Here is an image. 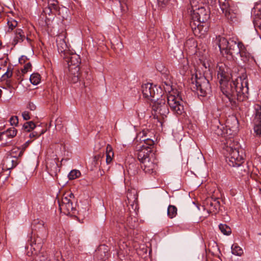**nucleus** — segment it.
I'll return each mask as SVG.
<instances>
[{
    "label": "nucleus",
    "instance_id": "1",
    "mask_svg": "<svg viewBox=\"0 0 261 261\" xmlns=\"http://www.w3.org/2000/svg\"><path fill=\"white\" fill-rule=\"evenodd\" d=\"M218 79L221 90L230 102L235 99L244 101L248 97L249 91L248 80L246 76H238L233 80V75L229 73L230 69L225 64L218 65Z\"/></svg>",
    "mask_w": 261,
    "mask_h": 261
},
{
    "label": "nucleus",
    "instance_id": "2",
    "mask_svg": "<svg viewBox=\"0 0 261 261\" xmlns=\"http://www.w3.org/2000/svg\"><path fill=\"white\" fill-rule=\"evenodd\" d=\"M150 132L143 130L138 135L137 138L140 137L141 145L138 147V159L141 163L142 169L145 173L151 174L155 172L157 164L151 152V147L154 145V141L148 137Z\"/></svg>",
    "mask_w": 261,
    "mask_h": 261
},
{
    "label": "nucleus",
    "instance_id": "3",
    "mask_svg": "<svg viewBox=\"0 0 261 261\" xmlns=\"http://www.w3.org/2000/svg\"><path fill=\"white\" fill-rule=\"evenodd\" d=\"M142 92L145 98L152 101V115L157 118L160 116L163 118L166 117L169 112V109L166 104V100L158 98L161 94L159 93L156 86H153L150 83L144 84L142 86Z\"/></svg>",
    "mask_w": 261,
    "mask_h": 261
},
{
    "label": "nucleus",
    "instance_id": "4",
    "mask_svg": "<svg viewBox=\"0 0 261 261\" xmlns=\"http://www.w3.org/2000/svg\"><path fill=\"white\" fill-rule=\"evenodd\" d=\"M32 225L36 237L31 238L25 248L30 249L32 254L37 255L41 253L43 245L48 236V230L44 222L39 219L34 220Z\"/></svg>",
    "mask_w": 261,
    "mask_h": 261
},
{
    "label": "nucleus",
    "instance_id": "5",
    "mask_svg": "<svg viewBox=\"0 0 261 261\" xmlns=\"http://www.w3.org/2000/svg\"><path fill=\"white\" fill-rule=\"evenodd\" d=\"M63 58L68 65L69 80L73 83H77L79 80V66L81 63L80 56L69 51Z\"/></svg>",
    "mask_w": 261,
    "mask_h": 261
},
{
    "label": "nucleus",
    "instance_id": "6",
    "mask_svg": "<svg viewBox=\"0 0 261 261\" xmlns=\"http://www.w3.org/2000/svg\"><path fill=\"white\" fill-rule=\"evenodd\" d=\"M191 88L196 91L198 95L201 96H205L211 91L209 81L204 76L200 75L198 77L196 74L195 77H192Z\"/></svg>",
    "mask_w": 261,
    "mask_h": 261
},
{
    "label": "nucleus",
    "instance_id": "7",
    "mask_svg": "<svg viewBox=\"0 0 261 261\" xmlns=\"http://www.w3.org/2000/svg\"><path fill=\"white\" fill-rule=\"evenodd\" d=\"M75 198L73 193L71 192L65 193L61 199L58 200L61 212L67 215L75 214L76 208L73 204Z\"/></svg>",
    "mask_w": 261,
    "mask_h": 261
},
{
    "label": "nucleus",
    "instance_id": "8",
    "mask_svg": "<svg viewBox=\"0 0 261 261\" xmlns=\"http://www.w3.org/2000/svg\"><path fill=\"white\" fill-rule=\"evenodd\" d=\"M210 16V10H206L203 7L199 8L196 11H194L192 15V19L193 23L197 27L199 31L203 27V23L206 22Z\"/></svg>",
    "mask_w": 261,
    "mask_h": 261
},
{
    "label": "nucleus",
    "instance_id": "9",
    "mask_svg": "<svg viewBox=\"0 0 261 261\" xmlns=\"http://www.w3.org/2000/svg\"><path fill=\"white\" fill-rule=\"evenodd\" d=\"M167 102L171 110L177 115H181L185 112L184 101L178 95L169 94Z\"/></svg>",
    "mask_w": 261,
    "mask_h": 261
},
{
    "label": "nucleus",
    "instance_id": "10",
    "mask_svg": "<svg viewBox=\"0 0 261 261\" xmlns=\"http://www.w3.org/2000/svg\"><path fill=\"white\" fill-rule=\"evenodd\" d=\"M244 155L242 150L240 148L226 153V161L232 167H240L244 163Z\"/></svg>",
    "mask_w": 261,
    "mask_h": 261
},
{
    "label": "nucleus",
    "instance_id": "11",
    "mask_svg": "<svg viewBox=\"0 0 261 261\" xmlns=\"http://www.w3.org/2000/svg\"><path fill=\"white\" fill-rule=\"evenodd\" d=\"M211 128L214 134L224 138L225 139L231 135V130L227 128V126L221 124L218 119L214 120Z\"/></svg>",
    "mask_w": 261,
    "mask_h": 261
},
{
    "label": "nucleus",
    "instance_id": "12",
    "mask_svg": "<svg viewBox=\"0 0 261 261\" xmlns=\"http://www.w3.org/2000/svg\"><path fill=\"white\" fill-rule=\"evenodd\" d=\"M244 48V45L241 42H237L233 39H229V45L224 55H229L231 58H237L239 53Z\"/></svg>",
    "mask_w": 261,
    "mask_h": 261
},
{
    "label": "nucleus",
    "instance_id": "13",
    "mask_svg": "<svg viewBox=\"0 0 261 261\" xmlns=\"http://www.w3.org/2000/svg\"><path fill=\"white\" fill-rule=\"evenodd\" d=\"M220 201L218 198L207 197L203 202V206L208 214H217L220 208Z\"/></svg>",
    "mask_w": 261,
    "mask_h": 261
},
{
    "label": "nucleus",
    "instance_id": "14",
    "mask_svg": "<svg viewBox=\"0 0 261 261\" xmlns=\"http://www.w3.org/2000/svg\"><path fill=\"white\" fill-rule=\"evenodd\" d=\"M66 32H63L57 36L56 39L58 50L62 57L70 51L66 43Z\"/></svg>",
    "mask_w": 261,
    "mask_h": 261
},
{
    "label": "nucleus",
    "instance_id": "15",
    "mask_svg": "<svg viewBox=\"0 0 261 261\" xmlns=\"http://www.w3.org/2000/svg\"><path fill=\"white\" fill-rule=\"evenodd\" d=\"M46 169L48 173L53 177L57 178L58 173L60 171L59 167L56 159L46 160Z\"/></svg>",
    "mask_w": 261,
    "mask_h": 261
},
{
    "label": "nucleus",
    "instance_id": "16",
    "mask_svg": "<svg viewBox=\"0 0 261 261\" xmlns=\"http://www.w3.org/2000/svg\"><path fill=\"white\" fill-rule=\"evenodd\" d=\"M119 250L117 252V256L120 261H132L130 256L128 255V251L129 250L127 244L122 242L119 244Z\"/></svg>",
    "mask_w": 261,
    "mask_h": 261
},
{
    "label": "nucleus",
    "instance_id": "17",
    "mask_svg": "<svg viewBox=\"0 0 261 261\" xmlns=\"http://www.w3.org/2000/svg\"><path fill=\"white\" fill-rule=\"evenodd\" d=\"M254 131L256 136L261 135V108L257 106L254 118Z\"/></svg>",
    "mask_w": 261,
    "mask_h": 261
},
{
    "label": "nucleus",
    "instance_id": "18",
    "mask_svg": "<svg viewBox=\"0 0 261 261\" xmlns=\"http://www.w3.org/2000/svg\"><path fill=\"white\" fill-rule=\"evenodd\" d=\"M214 43L218 45L221 53L224 55V53L227 51L226 49L229 45V39L227 40L224 37L219 36L216 38Z\"/></svg>",
    "mask_w": 261,
    "mask_h": 261
},
{
    "label": "nucleus",
    "instance_id": "19",
    "mask_svg": "<svg viewBox=\"0 0 261 261\" xmlns=\"http://www.w3.org/2000/svg\"><path fill=\"white\" fill-rule=\"evenodd\" d=\"M224 145V149L226 153L231 151L234 149H238L240 148L238 142L234 141V139L230 136L225 139Z\"/></svg>",
    "mask_w": 261,
    "mask_h": 261
},
{
    "label": "nucleus",
    "instance_id": "20",
    "mask_svg": "<svg viewBox=\"0 0 261 261\" xmlns=\"http://www.w3.org/2000/svg\"><path fill=\"white\" fill-rule=\"evenodd\" d=\"M96 255L98 260L106 261L108 258V253L107 247L105 245H100L96 251Z\"/></svg>",
    "mask_w": 261,
    "mask_h": 261
},
{
    "label": "nucleus",
    "instance_id": "21",
    "mask_svg": "<svg viewBox=\"0 0 261 261\" xmlns=\"http://www.w3.org/2000/svg\"><path fill=\"white\" fill-rule=\"evenodd\" d=\"M25 39V36L23 30L21 29H17L15 31V36L12 44L15 45L18 43L22 42Z\"/></svg>",
    "mask_w": 261,
    "mask_h": 261
},
{
    "label": "nucleus",
    "instance_id": "22",
    "mask_svg": "<svg viewBox=\"0 0 261 261\" xmlns=\"http://www.w3.org/2000/svg\"><path fill=\"white\" fill-rule=\"evenodd\" d=\"M179 68V72L182 75H185L189 71V65L187 59L184 58L180 60Z\"/></svg>",
    "mask_w": 261,
    "mask_h": 261
},
{
    "label": "nucleus",
    "instance_id": "23",
    "mask_svg": "<svg viewBox=\"0 0 261 261\" xmlns=\"http://www.w3.org/2000/svg\"><path fill=\"white\" fill-rule=\"evenodd\" d=\"M79 80L78 81H83L84 84H88L92 79L91 74L88 71H84L81 73L79 72Z\"/></svg>",
    "mask_w": 261,
    "mask_h": 261
},
{
    "label": "nucleus",
    "instance_id": "24",
    "mask_svg": "<svg viewBox=\"0 0 261 261\" xmlns=\"http://www.w3.org/2000/svg\"><path fill=\"white\" fill-rule=\"evenodd\" d=\"M220 9L223 13L231 9L230 0H218Z\"/></svg>",
    "mask_w": 261,
    "mask_h": 261
},
{
    "label": "nucleus",
    "instance_id": "25",
    "mask_svg": "<svg viewBox=\"0 0 261 261\" xmlns=\"http://www.w3.org/2000/svg\"><path fill=\"white\" fill-rule=\"evenodd\" d=\"M223 13L229 21L233 22L237 21V14L231 9L224 12Z\"/></svg>",
    "mask_w": 261,
    "mask_h": 261
},
{
    "label": "nucleus",
    "instance_id": "26",
    "mask_svg": "<svg viewBox=\"0 0 261 261\" xmlns=\"http://www.w3.org/2000/svg\"><path fill=\"white\" fill-rule=\"evenodd\" d=\"M114 156V152L111 145H108L106 148V163L109 164L112 161Z\"/></svg>",
    "mask_w": 261,
    "mask_h": 261
},
{
    "label": "nucleus",
    "instance_id": "27",
    "mask_svg": "<svg viewBox=\"0 0 261 261\" xmlns=\"http://www.w3.org/2000/svg\"><path fill=\"white\" fill-rule=\"evenodd\" d=\"M231 253L237 256H241L243 253V250L237 244H233L231 247Z\"/></svg>",
    "mask_w": 261,
    "mask_h": 261
},
{
    "label": "nucleus",
    "instance_id": "28",
    "mask_svg": "<svg viewBox=\"0 0 261 261\" xmlns=\"http://www.w3.org/2000/svg\"><path fill=\"white\" fill-rule=\"evenodd\" d=\"M126 197L129 203H134L137 200V195L135 190L128 191Z\"/></svg>",
    "mask_w": 261,
    "mask_h": 261
},
{
    "label": "nucleus",
    "instance_id": "29",
    "mask_svg": "<svg viewBox=\"0 0 261 261\" xmlns=\"http://www.w3.org/2000/svg\"><path fill=\"white\" fill-rule=\"evenodd\" d=\"M23 154V150H21L20 148L17 147H13L10 152V154L11 157L17 158L21 157Z\"/></svg>",
    "mask_w": 261,
    "mask_h": 261
},
{
    "label": "nucleus",
    "instance_id": "30",
    "mask_svg": "<svg viewBox=\"0 0 261 261\" xmlns=\"http://www.w3.org/2000/svg\"><path fill=\"white\" fill-rule=\"evenodd\" d=\"M30 81L32 84L38 85L41 81L40 75L38 73H33L30 76Z\"/></svg>",
    "mask_w": 261,
    "mask_h": 261
},
{
    "label": "nucleus",
    "instance_id": "31",
    "mask_svg": "<svg viewBox=\"0 0 261 261\" xmlns=\"http://www.w3.org/2000/svg\"><path fill=\"white\" fill-rule=\"evenodd\" d=\"M219 229L224 235H230L231 233V229L229 226L225 224H220L219 225Z\"/></svg>",
    "mask_w": 261,
    "mask_h": 261
},
{
    "label": "nucleus",
    "instance_id": "32",
    "mask_svg": "<svg viewBox=\"0 0 261 261\" xmlns=\"http://www.w3.org/2000/svg\"><path fill=\"white\" fill-rule=\"evenodd\" d=\"M47 6L55 13H57L59 11L58 2L56 0H48Z\"/></svg>",
    "mask_w": 261,
    "mask_h": 261
},
{
    "label": "nucleus",
    "instance_id": "33",
    "mask_svg": "<svg viewBox=\"0 0 261 261\" xmlns=\"http://www.w3.org/2000/svg\"><path fill=\"white\" fill-rule=\"evenodd\" d=\"M36 127V124L32 121L24 123L22 129L28 132H30Z\"/></svg>",
    "mask_w": 261,
    "mask_h": 261
},
{
    "label": "nucleus",
    "instance_id": "34",
    "mask_svg": "<svg viewBox=\"0 0 261 261\" xmlns=\"http://www.w3.org/2000/svg\"><path fill=\"white\" fill-rule=\"evenodd\" d=\"M167 214L170 218H173L177 215V208L174 205H170L168 207Z\"/></svg>",
    "mask_w": 261,
    "mask_h": 261
},
{
    "label": "nucleus",
    "instance_id": "35",
    "mask_svg": "<svg viewBox=\"0 0 261 261\" xmlns=\"http://www.w3.org/2000/svg\"><path fill=\"white\" fill-rule=\"evenodd\" d=\"M3 134L8 137L12 138L16 135L17 130L13 127L7 129L6 132H3Z\"/></svg>",
    "mask_w": 261,
    "mask_h": 261
},
{
    "label": "nucleus",
    "instance_id": "36",
    "mask_svg": "<svg viewBox=\"0 0 261 261\" xmlns=\"http://www.w3.org/2000/svg\"><path fill=\"white\" fill-rule=\"evenodd\" d=\"M81 175V172L77 170H72L68 174V177L70 180L74 179Z\"/></svg>",
    "mask_w": 261,
    "mask_h": 261
},
{
    "label": "nucleus",
    "instance_id": "37",
    "mask_svg": "<svg viewBox=\"0 0 261 261\" xmlns=\"http://www.w3.org/2000/svg\"><path fill=\"white\" fill-rule=\"evenodd\" d=\"M239 56L241 57L242 60L243 61L246 62L248 60L250 55L248 52L246 51L245 47L244 46V48L242 49L239 53Z\"/></svg>",
    "mask_w": 261,
    "mask_h": 261
},
{
    "label": "nucleus",
    "instance_id": "38",
    "mask_svg": "<svg viewBox=\"0 0 261 261\" xmlns=\"http://www.w3.org/2000/svg\"><path fill=\"white\" fill-rule=\"evenodd\" d=\"M162 79L163 80H166L164 82V84L166 86H170L171 82L170 81V76L167 73H163L162 75Z\"/></svg>",
    "mask_w": 261,
    "mask_h": 261
},
{
    "label": "nucleus",
    "instance_id": "39",
    "mask_svg": "<svg viewBox=\"0 0 261 261\" xmlns=\"http://www.w3.org/2000/svg\"><path fill=\"white\" fill-rule=\"evenodd\" d=\"M32 69V65L30 62L27 63L23 66V68L21 69V73L22 74H25L28 71H31Z\"/></svg>",
    "mask_w": 261,
    "mask_h": 261
},
{
    "label": "nucleus",
    "instance_id": "40",
    "mask_svg": "<svg viewBox=\"0 0 261 261\" xmlns=\"http://www.w3.org/2000/svg\"><path fill=\"white\" fill-rule=\"evenodd\" d=\"M12 75V71L10 68H8L7 71L3 75L2 78L3 80H7Z\"/></svg>",
    "mask_w": 261,
    "mask_h": 261
},
{
    "label": "nucleus",
    "instance_id": "41",
    "mask_svg": "<svg viewBox=\"0 0 261 261\" xmlns=\"http://www.w3.org/2000/svg\"><path fill=\"white\" fill-rule=\"evenodd\" d=\"M8 163H11L12 165H13V168L16 167L18 164L17 158L14 157H7Z\"/></svg>",
    "mask_w": 261,
    "mask_h": 261
},
{
    "label": "nucleus",
    "instance_id": "42",
    "mask_svg": "<svg viewBox=\"0 0 261 261\" xmlns=\"http://www.w3.org/2000/svg\"><path fill=\"white\" fill-rule=\"evenodd\" d=\"M7 23L9 26V29L11 31L13 30L17 25V21L14 19L8 21Z\"/></svg>",
    "mask_w": 261,
    "mask_h": 261
},
{
    "label": "nucleus",
    "instance_id": "43",
    "mask_svg": "<svg viewBox=\"0 0 261 261\" xmlns=\"http://www.w3.org/2000/svg\"><path fill=\"white\" fill-rule=\"evenodd\" d=\"M11 125L16 126L18 124V118L17 116H12L9 120Z\"/></svg>",
    "mask_w": 261,
    "mask_h": 261
},
{
    "label": "nucleus",
    "instance_id": "44",
    "mask_svg": "<svg viewBox=\"0 0 261 261\" xmlns=\"http://www.w3.org/2000/svg\"><path fill=\"white\" fill-rule=\"evenodd\" d=\"M159 6L161 8L165 7L169 2V0H158Z\"/></svg>",
    "mask_w": 261,
    "mask_h": 261
},
{
    "label": "nucleus",
    "instance_id": "45",
    "mask_svg": "<svg viewBox=\"0 0 261 261\" xmlns=\"http://www.w3.org/2000/svg\"><path fill=\"white\" fill-rule=\"evenodd\" d=\"M44 133L43 130H42L41 132L38 133L37 132H33L31 133L29 135L30 138L38 137Z\"/></svg>",
    "mask_w": 261,
    "mask_h": 261
},
{
    "label": "nucleus",
    "instance_id": "46",
    "mask_svg": "<svg viewBox=\"0 0 261 261\" xmlns=\"http://www.w3.org/2000/svg\"><path fill=\"white\" fill-rule=\"evenodd\" d=\"M43 13L46 15L48 14L50 15V14H55L56 13L54 12L49 7H46L43 10Z\"/></svg>",
    "mask_w": 261,
    "mask_h": 261
},
{
    "label": "nucleus",
    "instance_id": "47",
    "mask_svg": "<svg viewBox=\"0 0 261 261\" xmlns=\"http://www.w3.org/2000/svg\"><path fill=\"white\" fill-rule=\"evenodd\" d=\"M204 2L212 7H215L216 6V0H204Z\"/></svg>",
    "mask_w": 261,
    "mask_h": 261
},
{
    "label": "nucleus",
    "instance_id": "48",
    "mask_svg": "<svg viewBox=\"0 0 261 261\" xmlns=\"http://www.w3.org/2000/svg\"><path fill=\"white\" fill-rule=\"evenodd\" d=\"M22 116L24 120H28L30 119V113L28 111H24L22 113Z\"/></svg>",
    "mask_w": 261,
    "mask_h": 261
},
{
    "label": "nucleus",
    "instance_id": "49",
    "mask_svg": "<svg viewBox=\"0 0 261 261\" xmlns=\"http://www.w3.org/2000/svg\"><path fill=\"white\" fill-rule=\"evenodd\" d=\"M4 165H5L6 169L8 170L13 168V165H12L11 163H8L7 158L5 160Z\"/></svg>",
    "mask_w": 261,
    "mask_h": 261
},
{
    "label": "nucleus",
    "instance_id": "50",
    "mask_svg": "<svg viewBox=\"0 0 261 261\" xmlns=\"http://www.w3.org/2000/svg\"><path fill=\"white\" fill-rule=\"evenodd\" d=\"M24 74L21 73V71L17 70L16 73V76L18 80L20 81L21 82L23 80V77H22Z\"/></svg>",
    "mask_w": 261,
    "mask_h": 261
},
{
    "label": "nucleus",
    "instance_id": "51",
    "mask_svg": "<svg viewBox=\"0 0 261 261\" xmlns=\"http://www.w3.org/2000/svg\"><path fill=\"white\" fill-rule=\"evenodd\" d=\"M27 108L31 111H34L36 109V106L33 102H30L29 103Z\"/></svg>",
    "mask_w": 261,
    "mask_h": 261
},
{
    "label": "nucleus",
    "instance_id": "52",
    "mask_svg": "<svg viewBox=\"0 0 261 261\" xmlns=\"http://www.w3.org/2000/svg\"><path fill=\"white\" fill-rule=\"evenodd\" d=\"M31 141H28L21 146V148H20L21 149V150H23V152H24V151L28 147V146L31 143Z\"/></svg>",
    "mask_w": 261,
    "mask_h": 261
},
{
    "label": "nucleus",
    "instance_id": "53",
    "mask_svg": "<svg viewBox=\"0 0 261 261\" xmlns=\"http://www.w3.org/2000/svg\"><path fill=\"white\" fill-rule=\"evenodd\" d=\"M189 44H192L194 46L196 45L195 41L193 39H189L186 41L185 45L188 46Z\"/></svg>",
    "mask_w": 261,
    "mask_h": 261
},
{
    "label": "nucleus",
    "instance_id": "54",
    "mask_svg": "<svg viewBox=\"0 0 261 261\" xmlns=\"http://www.w3.org/2000/svg\"><path fill=\"white\" fill-rule=\"evenodd\" d=\"M101 157V155L100 154H98L97 155H95L94 156V162H97L98 161V160Z\"/></svg>",
    "mask_w": 261,
    "mask_h": 261
},
{
    "label": "nucleus",
    "instance_id": "55",
    "mask_svg": "<svg viewBox=\"0 0 261 261\" xmlns=\"http://www.w3.org/2000/svg\"><path fill=\"white\" fill-rule=\"evenodd\" d=\"M119 3L121 5V7H122L123 4H125V1L124 0H119Z\"/></svg>",
    "mask_w": 261,
    "mask_h": 261
},
{
    "label": "nucleus",
    "instance_id": "56",
    "mask_svg": "<svg viewBox=\"0 0 261 261\" xmlns=\"http://www.w3.org/2000/svg\"><path fill=\"white\" fill-rule=\"evenodd\" d=\"M4 135V134H3V133H0V140L2 139L3 136Z\"/></svg>",
    "mask_w": 261,
    "mask_h": 261
},
{
    "label": "nucleus",
    "instance_id": "57",
    "mask_svg": "<svg viewBox=\"0 0 261 261\" xmlns=\"http://www.w3.org/2000/svg\"><path fill=\"white\" fill-rule=\"evenodd\" d=\"M22 60H23V57L19 59V62L22 64Z\"/></svg>",
    "mask_w": 261,
    "mask_h": 261
},
{
    "label": "nucleus",
    "instance_id": "58",
    "mask_svg": "<svg viewBox=\"0 0 261 261\" xmlns=\"http://www.w3.org/2000/svg\"><path fill=\"white\" fill-rule=\"evenodd\" d=\"M7 85L9 87H10V81H7Z\"/></svg>",
    "mask_w": 261,
    "mask_h": 261
},
{
    "label": "nucleus",
    "instance_id": "59",
    "mask_svg": "<svg viewBox=\"0 0 261 261\" xmlns=\"http://www.w3.org/2000/svg\"><path fill=\"white\" fill-rule=\"evenodd\" d=\"M203 65L205 67V68H207L206 65V64H205V63H204L203 64Z\"/></svg>",
    "mask_w": 261,
    "mask_h": 261
},
{
    "label": "nucleus",
    "instance_id": "60",
    "mask_svg": "<svg viewBox=\"0 0 261 261\" xmlns=\"http://www.w3.org/2000/svg\"><path fill=\"white\" fill-rule=\"evenodd\" d=\"M259 28H260V29H261V20H260V22H259Z\"/></svg>",
    "mask_w": 261,
    "mask_h": 261
},
{
    "label": "nucleus",
    "instance_id": "61",
    "mask_svg": "<svg viewBox=\"0 0 261 261\" xmlns=\"http://www.w3.org/2000/svg\"><path fill=\"white\" fill-rule=\"evenodd\" d=\"M244 172L247 173V171H246L245 169L244 170Z\"/></svg>",
    "mask_w": 261,
    "mask_h": 261
},
{
    "label": "nucleus",
    "instance_id": "62",
    "mask_svg": "<svg viewBox=\"0 0 261 261\" xmlns=\"http://www.w3.org/2000/svg\"><path fill=\"white\" fill-rule=\"evenodd\" d=\"M131 227H132V228H133V227H135V226H134V225H133V226H131Z\"/></svg>",
    "mask_w": 261,
    "mask_h": 261
},
{
    "label": "nucleus",
    "instance_id": "63",
    "mask_svg": "<svg viewBox=\"0 0 261 261\" xmlns=\"http://www.w3.org/2000/svg\"><path fill=\"white\" fill-rule=\"evenodd\" d=\"M1 92H2V91H1V90H0V93H1Z\"/></svg>",
    "mask_w": 261,
    "mask_h": 261
}]
</instances>
